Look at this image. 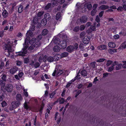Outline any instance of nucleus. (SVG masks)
<instances>
[{
    "label": "nucleus",
    "instance_id": "nucleus-1",
    "mask_svg": "<svg viewBox=\"0 0 126 126\" xmlns=\"http://www.w3.org/2000/svg\"><path fill=\"white\" fill-rule=\"evenodd\" d=\"M25 39L24 44H23V47L21 51L16 53V54L18 53L17 56H23L25 55L27 53V49L28 47L29 43L32 45L36 42V40L35 38H33L31 40H30V39Z\"/></svg>",
    "mask_w": 126,
    "mask_h": 126
},
{
    "label": "nucleus",
    "instance_id": "nucleus-2",
    "mask_svg": "<svg viewBox=\"0 0 126 126\" xmlns=\"http://www.w3.org/2000/svg\"><path fill=\"white\" fill-rule=\"evenodd\" d=\"M10 42L7 43H5L3 45V49L5 50H7L8 53V55L9 56L10 55V53L12 52V47L9 44Z\"/></svg>",
    "mask_w": 126,
    "mask_h": 126
},
{
    "label": "nucleus",
    "instance_id": "nucleus-3",
    "mask_svg": "<svg viewBox=\"0 0 126 126\" xmlns=\"http://www.w3.org/2000/svg\"><path fill=\"white\" fill-rule=\"evenodd\" d=\"M78 48V45L77 43L75 44L74 46L70 45L66 48V51L68 52H71L75 50H77Z\"/></svg>",
    "mask_w": 126,
    "mask_h": 126
},
{
    "label": "nucleus",
    "instance_id": "nucleus-4",
    "mask_svg": "<svg viewBox=\"0 0 126 126\" xmlns=\"http://www.w3.org/2000/svg\"><path fill=\"white\" fill-rule=\"evenodd\" d=\"M13 88V86L12 84H8L4 87L3 90H5L8 92H11L12 91Z\"/></svg>",
    "mask_w": 126,
    "mask_h": 126
},
{
    "label": "nucleus",
    "instance_id": "nucleus-5",
    "mask_svg": "<svg viewBox=\"0 0 126 126\" xmlns=\"http://www.w3.org/2000/svg\"><path fill=\"white\" fill-rule=\"evenodd\" d=\"M47 20L45 19H43L41 21V23H38L37 25V28H40L45 26L47 24Z\"/></svg>",
    "mask_w": 126,
    "mask_h": 126
},
{
    "label": "nucleus",
    "instance_id": "nucleus-6",
    "mask_svg": "<svg viewBox=\"0 0 126 126\" xmlns=\"http://www.w3.org/2000/svg\"><path fill=\"white\" fill-rule=\"evenodd\" d=\"M59 45L60 47L62 49L65 48L67 46V43L64 40H63L62 42L61 41Z\"/></svg>",
    "mask_w": 126,
    "mask_h": 126
},
{
    "label": "nucleus",
    "instance_id": "nucleus-7",
    "mask_svg": "<svg viewBox=\"0 0 126 126\" xmlns=\"http://www.w3.org/2000/svg\"><path fill=\"white\" fill-rule=\"evenodd\" d=\"M20 102L19 101H14L11 103L12 107L14 109H16L19 105Z\"/></svg>",
    "mask_w": 126,
    "mask_h": 126
},
{
    "label": "nucleus",
    "instance_id": "nucleus-8",
    "mask_svg": "<svg viewBox=\"0 0 126 126\" xmlns=\"http://www.w3.org/2000/svg\"><path fill=\"white\" fill-rule=\"evenodd\" d=\"M58 0H52V2L53 1V4L54 5L57 6V5H59L60 6V4L64 2L65 1L64 0H61L60 1H59V2L57 3Z\"/></svg>",
    "mask_w": 126,
    "mask_h": 126
},
{
    "label": "nucleus",
    "instance_id": "nucleus-9",
    "mask_svg": "<svg viewBox=\"0 0 126 126\" xmlns=\"http://www.w3.org/2000/svg\"><path fill=\"white\" fill-rule=\"evenodd\" d=\"M90 36H85L83 39V42L85 44H87L89 42L90 39Z\"/></svg>",
    "mask_w": 126,
    "mask_h": 126
},
{
    "label": "nucleus",
    "instance_id": "nucleus-10",
    "mask_svg": "<svg viewBox=\"0 0 126 126\" xmlns=\"http://www.w3.org/2000/svg\"><path fill=\"white\" fill-rule=\"evenodd\" d=\"M107 48V46L104 44H101L98 46L97 48L99 50H103L106 49Z\"/></svg>",
    "mask_w": 126,
    "mask_h": 126
},
{
    "label": "nucleus",
    "instance_id": "nucleus-11",
    "mask_svg": "<svg viewBox=\"0 0 126 126\" xmlns=\"http://www.w3.org/2000/svg\"><path fill=\"white\" fill-rule=\"evenodd\" d=\"M88 17L86 16H83L81 17L80 18V22L81 23H83L86 22L87 20Z\"/></svg>",
    "mask_w": 126,
    "mask_h": 126
},
{
    "label": "nucleus",
    "instance_id": "nucleus-12",
    "mask_svg": "<svg viewBox=\"0 0 126 126\" xmlns=\"http://www.w3.org/2000/svg\"><path fill=\"white\" fill-rule=\"evenodd\" d=\"M18 70L16 66H14L12 68H11L10 70V73L12 74H15Z\"/></svg>",
    "mask_w": 126,
    "mask_h": 126
},
{
    "label": "nucleus",
    "instance_id": "nucleus-13",
    "mask_svg": "<svg viewBox=\"0 0 126 126\" xmlns=\"http://www.w3.org/2000/svg\"><path fill=\"white\" fill-rule=\"evenodd\" d=\"M5 82L1 80H0V86H1V88L2 90H3L4 87L5 85Z\"/></svg>",
    "mask_w": 126,
    "mask_h": 126
},
{
    "label": "nucleus",
    "instance_id": "nucleus-14",
    "mask_svg": "<svg viewBox=\"0 0 126 126\" xmlns=\"http://www.w3.org/2000/svg\"><path fill=\"white\" fill-rule=\"evenodd\" d=\"M52 41L53 43L56 44H58L59 45L60 43V42L59 41V39L58 38L56 37L55 38H53L52 39Z\"/></svg>",
    "mask_w": 126,
    "mask_h": 126
},
{
    "label": "nucleus",
    "instance_id": "nucleus-15",
    "mask_svg": "<svg viewBox=\"0 0 126 126\" xmlns=\"http://www.w3.org/2000/svg\"><path fill=\"white\" fill-rule=\"evenodd\" d=\"M33 32H27L26 33V38L30 39V37H32L33 36Z\"/></svg>",
    "mask_w": 126,
    "mask_h": 126
},
{
    "label": "nucleus",
    "instance_id": "nucleus-16",
    "mask_svg": "<svg viewBox=\"0 0 126 126\" xmlns=\"http://www.w3.org/2000/svg\"><path fill=\"white\" fill-rule=\"evenodd\" d=\"M61 47L57 45L55 46H54L53 48V50L55 52H58L60 51Z\"/></svg>",
    "mask_w": 126,
    "mask_h": 126
},
{
    "label": "nucleus",
    "instance_id": "nucleus-17",
    "mask_svg": "<svg viewBox=\"0 0 126 126\" xmlns=\"http://www.w3.org/2000/svg\"><path fill=\"white\" fill-rule=\"evenodd\" d=\"M22 99V96L20 94H17L16 99L17 100V101H19L20 102V101H21Z\"/></svg>",
    "mask_w": 126,
    "mask_h": 126
},
{
    "label": "nucleus",
    "instance_id": "nucleus-18",
    "mask_svg": "<svg viewBox=\"0 0 126 126\" xmlns=\"http://www.w3.org/2000/svg\"><path fill=\"white\" fill-rule=\"evenodd\" d=\"M108 46L110 47L114 48L116 46L115 43L113 42H110L108 44Z\"/></svg>",
    "mask_w": 126,
    "mask_h": 126
},
{
    "label": "nucleus",
    "instance_id": "nucleus-19",
    "mask_svg": "<svg viewBox=\"0 0 126 126\" xmlns=\"http://www.w3.org/2000/svg\"><path fill=\"white\" fill-rule=\"evenodd\" d=\"M57 89H55L51 93L49 94V95L50 98H52L54 97V95L57 93Z\"/></svg>",
    "mask_w": 126,
    "mask_h": 126
},
{
    "label": "nucleus",
    "instance_id": "nucleus-20",
    "mask_svg": "<svg viewBox=\"0 0 126 126\" xmlns=\"http://www.w3.org/2000/svg\"><path fill=\"white\" fill-rule=\"evenodd\" d=\"M110 54H113L114 52H117V49H109L108 50Z\"/></svg>",
    "mask_w": 126,
    "mask_h": 126
},
{
    "label": "nucleus",
    "instance_id": "nucleus-21",
    "mask_svg": "<svg viewBox=\"0 0 126 126\" xmlns=\"http://www.w3.org/2000/svg\"><path fill=\"white\" fill-rule=\"evenodd\" d=\"M85 7H86L87 9L90 10L92 8V6L90 3H86L84 5Z\"/></svg>",
    "mask_w": 126,
    "mask_h": 126
},
{
    "label": "nucleus",
    "instance_id": "nucleus-22",
    "mask_svg": "<svg viewBox=\"0 0 126 126\" xmlns=\"http://www.w3.org/2000/svg\"><path fill=\"white\" fill-rule=\"evenodd\" d=\"M68 55V53L67 52H64L61 54L60 56L61 58L66 57Z\"/></svg>",
    "mask_w": 126,
    "mask_h": 126
},
{
    "label": "nucleus",
    "instance_id": "nucleus-23",
    "mask_svg": "<svg viewBox=\"0 0 126 126\" xmlns=\"http://www.w3.org/2000/svg\"><path fill=\"white\" fill-rule=\"evenodd\" d=\"M115 65V63H114L113 64V65L112 66H111L108 69L107 71L108 72H111L112 71L113 69H114V67L113 66Z\"/></svg>",
    "mask_w": 126,
    "mask_h": 126
},
{
    "label": "nucleus",
    "instance_id": "nucleus-24",
    "mask_svg": "<svg viewBox=\"0 0 126 126\" xmlns=\"http://www.w3.org/2000/svg\"><path fill=\"white\" fill-rule=\"evenodd\" d=\"M108 8L109 6H108L103 5H101L100 7L99 8V9L102 10H104L105 9H108Z\"/></svg>",
    "mask_w": 126,
    "mask_h": 126
},
{
    "label": "nucleus",
    "instance_id": "nucleus-25",
    "mask_svg": "<svg viewBox=\"0 0 126 126\" xmlns=\"http://www.w3.org/2000/svg\"><path fill=\"white\" fill-rule=\"evenodd\" d=\"M63 71L64 70H59L56 73V76H58L60 75L63 74Z\"/></svg>",
    "mask_w": 126,
    "mask_h": 126
},
{
    "label": "nucleus",
    "instance_id": "nucleus-26",
    "mask_svg": "<svg viewBox=\"0 0 126 126\" xmlns=\"http://www.w3.org/2000/svg\"><path fill=\"white\" fill-rule=\"evenodd\" d=\"M8 15V13L6 10H4L3 12L2 15L4 17H6Z\"/></svg>",
    "mask_w": 126,
    "mask_h": 126
},
{
    "label": "nucleus",
    "instance_id": "nucleus-27",
    "mask_svg": "<svg viewBox=\"0 0 126 126\" xmlns=\"http://www.w3.org/2000/svg\"><path fill=\"white\" fill-rule=\"evenodd\" d=\"M81 75L84 76H87L86 71V70L84 69L82 70L80 73Z\"/></svg>",
    "mask_w": 126,
    "mask_h": 126
},
{
    "label": "nucleus",
    "instance_id": "nucleus-28",
    "mask_svg": "<svg viewBox=\"0 0 126 126\" xmlns=\"http://www.w3.org/2000/svg\"><path fill=\"white\" fill-rule=\"evenodd\" d=\"M47 60L48 62H51L54 61V59L52 57L50 56L47 58Z\"/></svg>",
    "mask_w": 126,
    "mask_h": 126
},
{
    "label": "nucleus",
    "instance_id": "nucleus-29",
    "mask_svg": "<svg viewBox=\"0 0 126 126\" xmlns=\"http://www.w3.org/2000/svg\"><path fill=\"white\" fill-rule=\"evenodd\" d=\"M84 45L82 43H81L79 46V47L81 50H84Z\"/></svg>",
    "mask_w": 126,
    "mask_h": 126
},
{
    "label": "nucleus",
    "instance_id": "nucleus-30",
    "mask_svg": "<svg viewBox=\"0 0 126 126\" xmlns=\"http://www.w3.org/2000/svg\"><path fill=\"white\" fill-rule=\"evenodd\" d=\"M120 47L122 48L125 49L126 48V42H124L120 46Z\"/></svg>",
    "mask_w": 126,
    "mask_h": 126
},
{
    "label": "nucleus",
    "instance_id": "nucleus-31",
    "mask_svg": "<svg viewBox=\"0 0 126 126\" xmlns=\"http://www.w3.org/2000/svg\"><path fill=\"white\" fill-rule=\"evenodd\" d=\"M35 29V26L33 25H31L29 30L28 32H32V31H33Z\"/></svg>",
    "mask_w": 126,
    "mask_h": 126
},
{
    "label": "nucleus",
    "instance_id": "nucleus-32",
    "mask_svg": "<svg viewBox=\"0 0 126 126\" xmlns=\"http://www.w3.org/2000/svg\"><path fill=\"white\" fill-rule=\"evenodd\" d=\"M122 65L121 64H117L116 67V70H118L121 68Z\"/></svg>",
    "mask_w": 126,
    "mask_h": 126
},
{
    "label": "nucleus",
    "instance_id": "nucleus-33",
    "mask_svg": "<svg viewBox=\"0 0 126 126\" xmlns=\"http://www.w3.org/2000/svg\"><path fill=\"white\" fill-rule=\"evenodd\" d=\"M44 19H47L49 18L50 16L49 14L48 13H47L45 14L44 15Z\"/></svg>",
    "mask_w": 126,
    "mask_h": 126
},
{
    "label": "nucleus",
    "instance_id": "nucleus-34",
    "mask_svg": "<svg viewBox=\"0 0 126 126\" xmlns=\"http://www.w3.org/2000/svg\"><path fill=\"white\" fill-rule=\"evenodd\" d=\"M106 60L105 58H100L96 61V62L98 63L102 62Z\"/></svg>",
    "mask_w": 126,
    "mask_h": 126
},
{
    "label": "nucleus",
    "instance_id": "nucleus-35",
    "mask_svg": "<svg viewBox=\"0 0 126 126\" xmlns=\"http://www.w3.org/2000/svg\"><path fill=\"white\" fill-rule=\"evenodd\" d=\"M24 63L25 64H28L29 63V58H27L24 59Z\"/></svg>",
    "mask_w": 126,
    "mask_h": 126
},
{
    "label": "nucleus",
    "instance_id": "nucleus-36",
    "mask_svg": "<svg viewBox=\"0 0 126 126\" xmlns=\"http://www.w3.org/2000/svg\"><path fill=\"white\" fill-rule=\"evenodd\" d=\"M23 7L21 5H20L18 8V12L19 13H21L23 11Z\"/></svg>",
    "mask_w": 126,
    "mask_h": 126
},
{
    "label": "nucleus",
    "instance_id": "nucleus-37",
    "mask_svg": "<svg viewBox=\"0 0 126 126\" xmlns=\"http://www.w3.org/2000/svg\"><path fill=\"white\" fill-rule=\"evenodd\" d=\"M61 14L60 13H58L57 14L56 16V18L57 20L59 19L61 17Z\"/></svg>",
    "mask_w": 126,
    "mask_h": 126
},
{
    "label": "nucleus",
    "instance_id": "nucleus-38",
    "mask_svg": "<svg viewBox=\"0 0 126 126\" xmlns=\"http://www.w3.org/2000/svg\"><path fill=\"white\" fill-rule=\"evenodd\" d=\"M34 67L35 68H37L38 67L40 66V63L38 62H36L34 64Z\"/></svg>",
    "mask_w": 126,
    "mask_h": 126
},
{
    "label": "nucleus",
    "instance_id": "nucleus-39",
    "mask_svg": "<svg viewBox=\"0 0 126 126\" xmlns=\"http://www.w3.org/2000/svg\"><path fill=\"white\" fill-rule=\"evenodd\" d=\"M96 24V23H94V26H91L90 27L91 29L92 30V31H94L95 30V25Z\"/></svg>",
    "mask_w": 126,
    "mask_h": 126
},
{
    "label": "nucleus",
    "instance_id": "nucleus-40",
    "mask_svg": "<svg viewBox=\"0 0 126 126\" xmlns=\"http://www.w3.org/2000/svg\"><path fill=\"white\" fill-rule=\"evenodd\" d=\"M82 92V91L81 90H79L76 93L75 97V98L77 97Z\"/></svg>",
    "mask_w": 126,
    "mask_h": 126
},
{
    "label": "nucleus",
    "instance_id": "nucleus-41",
    "mask_svg": "<svg viewBox=\"0 0 126 126\" xmlns=\"http://www.w3.org/2000/svg\"><path fill=\"white\" fill-rule=\"evenodd\" d=\"M78 76H77L75 77L74 79H72L71 80H70V82L72 83V82H74V81L76 80V79H79V78H78Z\"/></svg>",
    "mask_w": 126,
    "mask_h": 126
},
{
    "label": "nucleus",
    "instance_id": "nucleus-42",
    "mask_svg": "<svg viewBox=\"0 0 126 126\" xmlns=\"http://www.w3.org/2000/svg\"><path fill=\"white\" fill-rule=\"evenodd\" d=\"M51 4L50 3H48L45 7V9L47 10L51 7Z\"/></svg>",
    "mask_w": 126,
    "mask_h": 126
},
{
    "label": "nucleus",
    "instance_id": "nucleus-43",
    "mask_svg": "<svg viewBox=\"0 0 126 126\" xmlns=\"http://www.w3.org/2000/svg\"><path fill=\"white\" fill-rule=\"evenodd\" d=\"M96 10L93 9V10L91 12V15L92 16H94L96 13Z\"/></svg>",
    "mask_w": 126,
    "mask_h": 126
},
{
    "label": "nucleus",
    "instance_id": "nucleus-44",
    "mask_svg": "<svg viewBox=\"0 0 126 126\" xmlns=\"http://www.w3.org/2000/svg\"><path fill=\"white\" fill-rule=\"evenodd\" d=\"M6 76L5 74H3V75L1 77V79L2 80H3L4 81H6Z\"/></svg>",
    "mask_w": 126,
    "mask_h": 126
},
{
    "label": "nucleus",
    "instance_id": "nucleus-45",
    "mask_svg": "<svg viewBox=\"0 0 126 126\" xmlns=\"http://www.w3.org/2000/svg\"><path fill=\"white\" fill-rule=\"evenodd\" d=\"M24 107L25 109L27 110H28L29 108V107L26 102H25L24 104Z\"/></svg>",
    "mask_w": 126,
    "mask_h": 126
},
{
    "label": "nucleus",
    "instance_id": "nucleus-46",
    "mask_svg": "<svg viewBox=\"0 0 126 126\" xmlns=\"http://www.w3.org/2000/svg\"><path fill=\"white\" fill-rule=\"evenodd\" d=\"M2 107H4L6 106L7 105V104L6 102L5 101H3L1 103Z\"/></svg>",
    "mask_w": 126,
    "mask_h": 126
},
{
    "label": "nucleus",
    "instance_id": "nucleus-47",
    "mask_svg": "<svg viewBox=\"0 0 126 126\" xmlns=\"http://www.w3.org/2000/svg\"><path fill=\"white\" fill-rule=\"evenodd\" d=\"M80 30V28L79 27L77 26L75 27L73 31L74 32H77Z\"/></svg>",
    "mask_w": 126,
    "mask_h": 126
},
{
    "label": "nucleus",
    "instance_id": "nucleus-48",
    "mask_svg": "<svg viewBox=\"0 0 126 126\" xmlns=\"http://www.w3.org/2000/svg\"><path fill=\"white\" fill-rule=\"evenodd\" d=\"M44 12L43 11H41L38 12L37 14V16L38 17H40L44 14Z\"/></svg>",
    "mask_w": 126,
    "mask_h": 126
},
{
    "label": "nucleus",
    "instance_id": "nucleus-49",
    "mask_svg": "<svg viewBox=\"0 0 126 126\" xmlns=\"http://www.w3.org/2000/svg\"><path fill=\"white\" fill-rule=\"evenodd\" d=\"M64 102V99L63 98H61L59 101V103L60 104H63Z\"/></svg>",
    "mask_w": 126,
    "mask_h": 126
},
{
    "label": "nucleus",
    "instance_id": "nucleus-50",
    "mask_svg": "<svg viewBox=\"0 0 126 126\" xmlns=\"http://www.w3.org/2000/svg\"><path fill=\"white\" fill-rule=\"evenodd\" d=\"M86 34L85 32H81L80 33V38H82Z\"/></svg>",
    "mask_w": 126,
    "mask_h": 126
},
{
    "label": "nucleus",
    "instance_id": "nucleus-51",
    "mask_svg": "<svg viewBox=\"0 0 126 126\" xmlns=\"http://www.w3.org/2000/svg\"><path fill=\"white\" fill-rule=\"evenodd\" d=\"M63 40H64L66 42H67V37L66 35H64L63 36Z\"/></svg>",
    "mask_w": 126,
    "mask_h": 126
},
{
    "label": "nucleus",
    "instance_id": "nucleus-52",
    "mask_svg": "<svg viewBox=\"0 0 126 126\" xmlns=\"http://www.w3.org/2000/svg\"><path fill=\"white\" fill-rule=\"evenodd\" d=\"M44 107V105L43 104H42V105L40 107V109L39 111L40 112H42L43 110V108Z\"/></svg>",
    "mask_w": 126,
    "mask_h": 126
},
{
    "label": "nucleus",
    "instance_id": "nucleus-53",
    "mask_svg": "<svg viewBox=\"0 0 126 126\" xmlns=\"http://www.w3.org/2000/svg\"><path fill=\"white\" fill-rule=\"evenodd\" d=\"M23 94L25 97H27L28 96V92H26L25 90H24Z\"/></svg>",
    "mask_w": 126,
    "mask_h": 126
},
{
    "label": "nucleus",
    "instance_id": "nucleus-54",
    "mask_svg": "<svg viewBox=\"0 0 126 126\" xmlns=\"http://www.w3.org/2000/svg\"><path fill=\"white\" fill-rule=\"evenodd\" d=\"M116 29V28L115 27L113 28V27L110 28L109 30V31H112V32H114L115 31V30Z\"/></svg>",
    "mask_w": 126,
    "mask_h": 126
},
{
    "label": "nucleus",
    "instance_id": "nucleus-55",
    "mask_svg": "<svg viewBox=\"0 0 126 126\" xmlns=\"http://www.w3.org/2000/svg\"><path fill=\"white\" fill-rule=\"evenodd\" d=\"M83 85L81 83L78 84V85L77 88L78 89H80L82 87Z\"/></svg>",
    "mask_w": 126,
    "mask_h": 126
},
{
    "label": "nucleus",
    "instance_id": "nucleus-56",
    "mask_svg": "<svg viewBox=\"0 0 126 126\" xmlns=\"http://www.w3.org/2000/svg\"><path fill=\"white\" fill-rule=\"evenodd\" d=\"M112 63V62L110 61H108L107 63L106 64L107 66L110 65Z\"/></svg>",
    "mask_w": 126,
    "mask_h": 126
},
{
    "label": "nucleus",
    "instance_id": "nucleus-57",
    "mask_svg": "<svg viewBox=\"0 0 126 126\" xmlns=\"http://www.w3.org/2000/svg\"><path fill=\"white\" fill-rule=\"evenodd\" d=\"M95 20L97 23H99L100 21V19L98 16H96Z\"/></svg>",
    "mask_w": 126,
    "mask_h": 126
},
{
    "label": "nucleus",
    "instance_id": "nucleus-58",
    "mask_svg": "<svg viewBox=\"0 0 126 126\" xmlns=\"http://www.w3.org/2000/svg\"><path fill=\"white\" fill-rule=\"evenodd\" d=\"M85 27L84 25H81L80 27V30L81 31H83L85 28Z\"/></svg>",
    "mask_w": 126,
    "mask_h": 126
},
{
    "label": "nucleus",
    "instance_id": "nucleus-59",
    "mask_svg": "<svg viewBox=\"0 0 126 126\" xmlns=\"http://www.w3.org/2000/svg\"><path fill=\"white\" fill-rule=\"evenodd\" d=\"M109 74V73L107 72H106L105 73H104L103 74V77H107Z\"/></svg>",
    "mask_w": 126,
    "mask_h": 126
},
{
    "label": "nucleus",
    "instance_id": "nucleus-60",
    "mask_svg": "<svg viewBox=\"0 0 126 126\" xmlns=\"http://www.w3.org/2000/svg\"><path fill=\"white\" fill-rule=\"evenodd\" d=\"M23 75L24 73L22 72H21L18 74V75L19 78H21Z\"/></svg>",
    "mask_w": 126,
    "mask_h": 126
},
{
    "label": "nucleus",
    "instance_id": "nucleus-61",
    "mask_svg": "<svg viewBox=\"0 0 126 126\" xmlns=\"http://www.w3.org/2000/svg\"><path fill=\"white\" fill-rule=\"evenodd\" d=\"M71 84V83L69 82L66 84L65 86V88H68L69 87Z\"/></svg>",
    "mask_w": 126,
    "mask_h": 126
},
{
    "label": "nucleus",
    "instance_id": "nucleus-62",
    "mask_svg": "<svg viewBox=\"0 0 126 126\" xmlns=\"http://www.w3.org/2000/svg\"><path fill=\"white\" fill-rule=\"evenodd\" d=\"M119 34H122L123 35L125 36L126 35V32H119Z\"/></svg>",
    "mask_w": 126,
    "mask_h": 126
},
{
    "label": "nucleus",
    "instance_id": "nucleus-63",
    "mask_svg": "<svg viewBox=\"0 0 126 126\" xmlns=\"http://www.w3.org/2000/svg\"><path fill=\"white\" fill-rule=\"evenodd\" d=\"M22 36V35L21 33H20V32H19V33H18L17 35V36L20 37H21Z\"/></svg>",
    "mask_w": 126,
    "mask_h": 126
},
{
    "label": "nucleus",
    "instance_id": "nucleus-64",
    "mask_svg": "<svg viewBox=\"0 0 126 126\" xmlns=\"http://www.w3.org/2000/svg\"><path fill=\"white\" fill-rule=\"evenodd\" d=\"M97 6V4H94V5L93 6V9L96 10Z\"/></svg>",
    "mask_w": 126,
    "mask_h": 126
}]
</instances>
